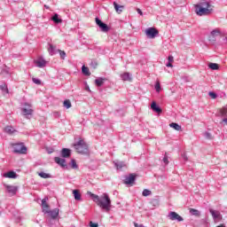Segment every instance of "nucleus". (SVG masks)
I'll use <instances>...</instances> for the list:
<instances>
[{
    "label": "nucleus",
    "instance_id": "nucleus-1",
    "mask_svg": "<svg viewBox=\"0 0 227 227\" xmlns=\"http://www.w3.org/2000/svg\"><path fill=\"white\" fill-rule=\"evenodd\" d=\"M87 194L92 198V200L95 204L104 210V212H110L111 211V198H109V194L103 193L101 196H98L95 193H91V192H88Z\"/></svg>",
    "mask_w": 227,
    "mask_h": 227
},
{
    "label": "nucleus",
    "instance_id": "nucleus-2",
    "mask_svg": "<svg viewBox=\"0 0 227 227\" xmlns=\"http://www.w3.org/2000/svg\"><path fill=\"white\" fill-rule=\"evenodd\" d=\"M195 13L200 17L212 15V13H214V5L210 4L207 1H202L195 5Z\"/></svg>",
    "mask_w": 227,
    "mask_h": 227
},
{
    "label": "nucleus",
    "instance_id": "nucleus-3",
    "mask_svg": "<svg viewBox=\"0 0 227 227\" xmlns=\"http://www.w3.org/2000/svg\"><path fill=\"white\" fill-rule=\"evenodd\" d=\"M74 149L77 153H82V155H88L90 153V149H88V144L84 140H79L74 145Z\"/></svg>",
    "mask_w": 227,
    "mask_h": 227
},
{
    "label": "nucleus",
    "instance_id": "nucleus-4",
    "mask_svg": "<svg viewBox=\"0 0 227 227\" xmlns=\"http://www.w3.org/2000/svg\"><path fill=\"white\" fill-rule=\"evenodd\" d=\"M33 113H35V110H33V105L25 103L24 107L21 108V114L29 120V118L33 116Z\"/></svg>",
    "mask_w": 227,
    "mask_h": 227
},
{
    "label": "nucleus",
    "instance_id": "nucleus-5",
    "mask_svg": "<svg viewBox=\"0 0 227 227\" xmlns=\"http://www.w3.org/2000/svg\"><path fill=\"white\" fill-rule=\"evenodd\" d=\"M12 146L14 153H26L27 152V148L25 147L23 143L14 144Z\"/></svg>",
    "mask_w": 227,
    "mask_h": 227
},
{
    "label": "nucleus",
    "instance_id": "nucleus-6",
    "mask_svg": "<svg viewBox=\"0 0 227 227\" xmlns=\"http://www.w3.org/2000/svg\"><path fill=\"white\" fill-rule=\"evenodd\" d=\"M168 218L170 221H177V223H182V221H184V217L180 216V215H178V213L175 211L169 212L168 215Z\"/></svg>",
    "mask_w": 227,
    "mask_h": 227
},
{
    "label": "nucleus",
    "instance_id": "nucleus-7",
    "mask_svg": "<svg viewBox=\"0 0 227 227\" xmlns=\"http://www.w3.org/2000/svg\"><path fill=\"white\" fill-rule=\"evenodd\" d=\"M96 24L97 26H98V27L100 28V30L103 33H107L109 31V26H107V24L102 22V20L98 18H96Z\"/></svg>",
    "mask_w": 227,
    "mask_h": 227
},
{
    "label": "nucleus",
    "instance_id": "nucleus-8",
    "mask_svg": "<svg viewBox=\"0 0 227 227\" xmlns=\"http://www.w3.org/2000/svg\"><path fill=\"white\" fill-rule=\"evenodd\" d=\"M145 35L147 38H155V36L159 35V30H157L155 27H149L145 29Z\"/></svg>",
    "mask_w": 227,
    "mask_h": 227
},
{
    "label": "nucleus",
    "instance_id": "nucleus-9",
    "mask_svg": "<svg viewBox=\"0 0 227 227\" xmlns=\"http://www.w3.org/2000/svg\"><path fill=\"white\" fill-rule=\"evenodd\" d=\"M209 212L214 219V221H221L223 219V215H221V212L214 209H209Z\"/></svg>",
    "mask_w": 227,
    "mask_h": 227
},
{
    "label": "nucleus",
    "instance_id": "nucleus-10",
    "mask_svg": "<svg viewBox=\"0 0 227 227\" xmlns=\"http://www.w3.org/2000/svg\"><path fill=\"white\" fill-rule=\"evenodd\" d=\"M134 182H136V175H134V174H129L124 179V184L126 185H132V184H134Z\"/></svg>",
    "mask_w": 227,
    "mask_h": 227
},
{
    "label": "nucleus",
    "instance_id": "nucleus-11",
    "mask_svg": "<svg viewBox=\"0 0 227 227\" xmlns=\"http://www.w3.org/2000/svg\"><path fill=\"white\" fill-rule=\"evenodd\" d=\"M34 63L36 65V67H38V68H43L47 65V61H45V59H43L42 57L35 59Z\"/></svg>",
    "mask_w": 227,
    "mask_h": 227
},
{
    "label": "nucleus",
    "instance_id": "nucleus-12",
    "mask_svg": "<svg viewBox=\"0 0 227 227\" xmlns=\"http://www.w3.org/2000/svg\"><path fill=\"white\" fill-rule=\"evenodd\" d=\"M6 190L10 196H15L19 191V188L13 185H6Z\"/></svg>",
    "mask_w": 227,
    "mask_h": 227
},
{
    "label": "nucleus",
    "instance_id": "nucleus-13",
    "mask_svg": "<svg viewBox=\"0 0 227 227\" xmlns=\"http://www.w3.org/2000/svg\"><path fill=\"white\" fill-rule=\"evenodd\" d=\"M211 41L215 42V36H221L223 35V32H221V29L215 28L211 33Z\"/></svg>",
    "mask_w": 227,
    "mask_h": 227
},
{
    "label": "nucleus",
    "instance_id": "nucleus-14",
    "mask_svg": "<svg viewBox=\"0 0 227 227\" xmlns=\"http://www.w3.org/2000/svg\"><path fill=\"white\" fill-rule=\"evenodd\" d=\"M45 214H50L51 219H57L58 215H59V208H54L51 211H45Z\"/></svg>",
    "mask_w": 227,
    "mask_h": 227
},
{
    "label": "nucleus",
    "instance_id": "nucleus-15",
    "mask_svg": "<svg viewBox=\"0 0 227 227\" xmlns=\"http://www.w3.org/2000/svg\"><path fill=\"white\" fill-rule=\"evenodd\" d=\"M54 160L57 164H59V166H61V168H67V160L65 159L55 157Z\"/></svg>",
    "mask_w": 227,
    "mask_h": 227
},
{
    "label": "nucleus",
    "instance_id": "nucleus-16",
    "mask_svg": "<svg viewBox=\"0 0 227 227\" xmlns=\"http://www.w3.org/2000/svg\"><path fill=\"white\" fill-rule=\"evenodd\" d=\"M114 8L116 12V13H121L123 10H125V6L118 4L116 2H114Z\"/></svg>",
    "mask_w": 227,
    "mask_h": 227
},
{
    "label": "nucleus",
    "instance_id": "nucleus-17",
    "mask_svg": "<svg viewBox=\"0 0 227 227\" xmlns=\"http://www.w3.org/2000/svg\"><path fill=\"white\" fill-rule=\"evenodd\" d=\"M151 109H153V111H154V113H158L159 114H160V113H162V109L157 106V103H155V101H153L152 103Z\"/></svg>",
    "mask_w": 227,
    "mask_h": 227
},
{
    "label": "nucleus",
    "instance_id": "nucleus-18",
    "mask_svg": "<svg viewBox=\"0 0 227 227\" xmlns=\"http://www.w3.org/2000/svg\"><path fill=\"white\" fill-rule=\"evenodd\" d=\"M70 154H71L70 149H68V148H63V149H62V151H61V156H62L64 159H68V157H70Z\"/></svg>",
    "mask_w": 227,
    "mask_h": 227
},
{
    "label": "nucleus",
    "instance_id": "nucleus-19",
    "mask_svg": "<svg viewBox=\"0 0 227 227\" xmlns=\"http://www.w3.org/2000/svg\"><path fill=\"white\" fill-rule=\"evenodd\" d=\"M4 178H17V173L15 171H9L4 174Z\"/></svg>",
    "mask_w": 227,
    "mask_h": 227
},
{
    "label": "nucleus",
    "instance_id": "nucleus-20",
    "mask_svg": "<svg viewBox=\"0 0 227 227\" xmlns=\"http://www.w3.org/2000/svg\"><path fill=\"white\" fill-rule=\"evenodd\" d=\"M42 207H43V212H49V204H47V199H43L42 200Z\"/></svg>",
    "mask_w": 227,
    "mask_h": 227
},
{
    "label": "nucleus",
    "instance_id": "nucleus-21",
    "mask_svg": "<svg viewBox=\"0 0 227 227\" xmlns=\"http://www.w3.org/2000/svg\"><path fill=\"white\" fill-rule=\"evenodd\" d=\"M4 132H6V134H9L10 136H12V134H15V132H17V130H15V129L12 126H7L4 128Z\"/></svg>",
    "mask_w": 227,
    "mask_h": 227
},
{
    "label": "nucleus",
    "instance_id": "nucleus-22",
    "mask_svg": "<svg viewBox=\"0 0 227 227\" xmlns=\"http://www.w3.org/2000/svg\"><path fill=\"white\" fill-rule=\"evenodd\" d=\"M114 166L117 169H123V168H127V164L123 161H114Z\"/></svg>",
    "mask_w": 227,
    "mask_h": 227
},
{
    "label": "nucleus",
    "instance_id": "nucleus-23",
    "mask_svg": "<svg viewBox=\"0 0 227 227\" xmlns=\"http://www.w3.org/2000/svg\"><path fill=\"white\" fill-rule=\"evenodd\" d=\"M104 82H106V78L99 77L95 80V84L98 88H100V86H102L104 84Z\"/></svg>",
    "mask_w": 227,
    "mask_h": 227
},
{
    "label": "nucleus",
    "instance_id": "nucleus-24",
    "mask_svg": "<svg viewBox=\"0 0 227 227\" xmlns=\"http://www.w3.org/2000/svg\"><path fill=\"white\" fill-rule=\"evenodd\" d=\"M121 78L123 81H132V75H130L129 73H124V74H121Z\"/></svg>",
    "mask_w": 227,
    "mask_h": 227
},
{
    "label": "nucleus",
    "instance_id": "nucleus-25",
    "mask_svg": "<svg viewBox=\"0 0 227 227\" xmlns=\"http://www.w3.org/2000/svg\"><path fill=\"white\" fill-rule=\"evenodd\" d=\"M189 211L191 215H195V217H200V215H201V212L198 209L190 208Z\"/></svg>",
    "mask_w": 227,
    "mask_h": 227
},
{
    "label": "nucleus",
    "instance_id": "nucleus-26",
    "mask_svg": "<svg viewBox=\"0 0 227 227\" xmlns=\"http://www.w3.org/2000/svg\"><path fill=\"white\" fill-rule=\"evenodd\" d=\"M51 20H53L55 24H61L63 22V20L59 19V16L58 14H54L51 18Z\"/></svg>",
    "mask_w": 227,
    "mask_h": 227
},
{
    "label": "nucleus",
    "instance_id": "nucleus-27",
    "mask_svg": "<svg viewBox=\"0 0 227 227\" xmlns=\"http://www.w3.org/2000/svg\"><path fill=\"white\" fill-rule=\"evenodd\" d=\"M73 194H74V200H76V201H81V192H79V190H74L73 191Z\"/></svg>",
    "mask_w": 227,
    "mask_h": 227
},
{
    "label": "nucleus",
    "instance_id": "nucleus-28",
    "mask_svg": "<svg viewBox=\"0 0 227 227\" xmlns=\"http://www.w3.org/2000/svg\"><path fill=\"white\" fill-rule=\"evenodd\" d=\"M169 127H171V129H174L175 130H182V126H180L178 123L176 122H172L169 124Z\"/></svg>",
    "mask_w": 227,
    "mask_h": 227
},
{
    "label": "nucleus",
    "instance_id": "nucleus-29",
    "mask_svg": "<svg viewBox=\"0 0 227 227\" xmlns=\"http://www.w3.org/2000/svg\"><path fill=\"white\" fill-rule=\"evenodd\" d=\"M48 51L51 54V56H54V54H56V46L50 44V47L48 48Z\"/></svg>",
    "mask_w": 227,
    "mask_h": 227
},
{
    "label": "nucleus",
    "instance_id": "nucleus-30",
    "mask_svg": "<svg viewBox=\"0 0 227 227\" xmlns=\"http://www.w3.org/2000/svg\"><path fill=\"white\" fill-rule=\"evenodd\" d=\"M82 72L83 75H91V73H90V68H88L86 66L82 67Z\"/></svg>",
    "mask_w": 227,
    "mask_h": 227
},
{
    "label": "nucleus",
    "instance_id": "nucleus-31",
    "mask_svg": "<svg viewBox=\"0 0 227 227\" xmlns=\"http://www.w3.org/2000/svg\"><path fill=\"white\" fill-rule=\"evenodd\" d=\"M64 107H66V109H70V107H72V102H70L69 99H66L63 103Z\"/></svg>",
    "mask_w": 227,
    "mask_h": 227
},
{
    "label": "nucleus",
    "instance_id": "nucleus-32",
    "mask_svg": "<svg viewBox=\"0 0 227 227\" xmlns=\"http://www.w3.org/2000/svg\"><path fill=\"white\" fill-rule=\"evenodd\" d=\"M222 38L221 43L222 45H226L227 44V36L223 33L220 35Z\"/></svg>",
    "mask_w": 227,
    "mask_h": 227
},
{
    "label": "nucleus",
    "instance_id": "nucleus-33",
    "mask_svg": "<svg viewBox=\"0 0 227 227\" xmlns=\"http://www.w3.org/2000/svg\"><path fill=\"white\" fill-rule=\"evenodd\" d=\"M208 67L211 70H219V64L209 63Z\"/></svg>",
    "mask_w": 227,
    "mask_h": 227
},
{
    "label": "nucleus",
    "instance_id": "nucleus-34",
    "mask_svg": "<svg viewBox=\"0 0 227 227\" xmlns=\"http://www.w3.org/2000/svg\"><path fill=\"white\" fill-rule=\"evenodd\" d=\"M219 114L220 116H227V107H223L222 109L219 110Z\"/></svg>",
    "mask_w": 227,
    "mask_h": 227
},
{
    "label": "nucleus",
    "instance_id": "nucleus-35",
    "mask_svg": "<svg viewBox=\"0 0 227 227\" xmlns=\"http://www.w3.org/2000/svg\"><path fill=\"white\" fill-rule=\"evenodd\" d=\"M38 176H41V178H51V175L45 172H39Z\"/></svg>",
    "mask_w": 227,
    "mask_h": 227
},
{
    "label": "nucleus",
    "instance_id": "nucleus-36",
    "mask_svg": "<svg viewBox=\"0 0 227 227\" xmlns=\"http://www.w3.org/2000/svg\"><path fill=\"white\" fill-rule=\"evenodd\" d=\"M151 205H152L153 207H159V205H160L159 199H153V200H151Z\"/></svg>",
    "mask_w": 227,
    "mask_h": 227
},
{
    "label": "nucleus",
    "instance_id": "nucleus-37",
    "mask_svg": "<svg viewBox=\"0 0 227 227\" xmlns=\"http://www.w3.org/2000/svg\"><path fill=\"white\" fill-rule=\"evenodd\" d=\"M70 166L71 168H73V169H77L78 168L77 162L75 161V160H71Z\"/></svg>",
    "mask_w": 227,
    "mask_h": 227
},
{
    "label": "nucleus",
    "instance_id": "nucleus-38",
    "mask_svg": "<svg viewBox=\"0 0 227 227\" xmlns=\"http://www.w3.org/2000/svg\"><path fill=\"white\" fill-rule=\"evenodd\" d=\"M152 194V191L148 190V189H145L142 192V195L146 197V196H150Z\"/></svg>",
    "mask_w": 227,
    "mask_h": 227
},
{
    "label": "nucleus",
    "instance_id": "nucleus-39",
    "mask_svg": "<svg viewBox=\"0 0 227 227\" xmlns=\"http://www.w3.org/2000/svg\"><path fill=\"white\" fill-rule=\"evenodd\" d=\"M0 90H2V91H5V93H9V91H8V86H7L5 83H4V84H2V85L0 86Z\"/></svg>",
    "mask_w": 227,
    "mask_h": 227
},
{
    "label": "nucleus",
    "instance_id": "nucleus-40",
    "mask_svg": "<svg viewBox=\"0 0 227 227\" xmlns=\"http://www.w3.org/2000/svg\"><path fill=\"white\" fill-rule=\"evenodd\" d=\"M59 52L61 59H65V58H67V52H65V51L59 50Z\"/></svg>",
    "mask_w": 227,
    "mask_h": 227
},
{
    "label": "nucleus",
    "instance_id": "nucleus-41",
    "mask_svg": "<svg viewBox=\"0 0 227 227\" xmlns=\"http://www.w3.org/2000/svg\"><path fill=\"white\" fill-rule=\"evenodd\" d=\"M163 162L165 164V166H168L169 164V160L168 159V155L165 154L164 158H163Z\"/></svg>",
    "mask_w": 227,
    "mask_h": 227
},
{
    "label": "nucleus",
    "instance_id": "nucleus-42",
    "mask_svg": "<svg viewBox=\"0 0 227 227\" xmlns=\"http://www.w3.org/2000/svg\"><path fill=\"white\" fill-rule=\"evenodd\" d=\"M32 81L35 84H42V81H40V79L33 78Z\"/></svg>",
    "mask_w": 227,
    "mask_h": 227
},
{
    "label": "nucleus",
    "instance_id": "nucleus-43",
    "mask_svg": "<svg viewBox=\"0 0 227 227\" xmlns=\"http://www.w3.org/2000/svg\"><path fill=\"white\" fill-rule=\"evenodd\" d=\"M155 90L158 93L160 91V83L159 82H157L155 84Z\"/></svg>",
    "mask_w": 227,
    "mask_h": 227
},
{
    "label": "nucleus",
    "instance_id": "nucleus-44",
    "mask_svg": "<svg viewBox=\"0 0 227 227\" xmlns=\"http://www.w3.org/2000/svg\"><path fill=\"white\" fill-rule=\"evenodd\" d=\"M209 97H211V98H217V94H215V92H209Z\"/></svg>",
    "mask_w": 227,
    "mask_h": 227
},
{
    "label": "nucleus",
    "instance_id": "nucleus-45",
    "mask_svg": "<svg viewBox=\"0 0 227 227\" xmlns=\"http://www.w3.org/2000/svg\"><path fill=\"white\" fill-rule=\"evenodd\" d=\"M204 136H205V137H207V139H212V135L210 133H208V132H206L204 134Z\"/></svg>",
    "mask_w": 227,
    "mask_h": 227
},
{
    "label": "nucleus",
    "instance_id": "nucleus-46",
    "mask_svg": "<svg viewBox=\"0 0 227 227\" xmlns=\"http://www.w3.org/2000/svg\"><path fill=\"white\" fill-rule=\"evenodd\" d=\"M90 227H98V223H95L93 222H90Z\"/></svg>",
    "mask_w": 227,
    "mask_h": 227
},
{
    "label": "nucleus",
    "instance_id": "nucleus-47",
    "mask_svg": "<svg viewBox=\"0 0 227 227\" xmlns=\"http://www.w3.org/2000/svg\"><path fill=\"white\" fill-rule=\"evenodd\" d=\"M173 61H175V59L173 58V56H168V63H173Z\"/></svg>",
    "mask_w": 227,
    "mask_h": 227
},
{
    "label": "nucleus",
    "instance_id": "nucleus-48",
    "mask_svg": "<svg viewBox=\"0 0 227 227\" xmlns=\"http://www.w3.org/2000/svg\"><path fill=\"white\" fill-rule=\"evenodd\" d=\"M182 158L184 159V160H188L189 159L187 158V154L183 153L182 154Z\"/></svg>",
    "mask_w": 227,
    "mask_h": 227
},
{
    "label": "nucleus",
    "instance_id": "nucleus-49",
    "mask_svg": "<svg viewBox=\"0 0 227 227\" xmlns=\"http://www.w3.org/2000/svg\"><path fill=\"white\" fill-rule=\"evenodd\" d=\"M137 12L139 15H143V11H141V9H137Z\"/></svg>",
    "mask_w": 227,
    "mask_h": 227
},
{
    "label": "nucleus",
    "instance_id": "nucleus-50",
    "mask_svg": "<svg viewBox=\"0 0 227 227\" xmlns=\"http://www.w3.org/2000/svg\"><path fill=\"white\" fill-rule=\"evenodd\" d=\"M166 67H173V64H171V62H168V63L166 65Z\"/></svg>",
    "mask_w": 227,
    "mask_h": 227
},
{
    "label": "nucleus",
    "instance_id": "nucleus-51",
    "mask_svg": "<svg viewBox=\"0 0 227 227\" xmlns=\"http://www.w3.org/2000/svg\"><path fill=\"white\" fill-rule=\"evenodd\" d=\"M216 227H226V226L224 225V223H222V224H220V225H218Z\"/></svg>",
    "mask_w": 227,
    "mask_h": 227
},
{
    "label": "nucleus",
    "instance_id": "nucleus-52",
    "mask_svg": "<svg viewBox=\"0 0 227 227\" xmlns=\"http://www.w3.org/2000/svg\"><path fill=\"white\" fill-rule=\"evenodd\" d=\"M223 123H226V125H227V118L223 119Z\"/></svg>",
    "mask_w": 227,
    "mask_h": 227
},
{
    "label": "nucleus",
    "instance_id": "nucleus-53",
    "mask_svg": "<svg viewBox=\"0 0 227 227\" xmlns=\"http://www.w3.org/2000/svg\"><path fill=\"white\" fill-rule=\"evenodd\" d=\"M135 227H139V224L137 223H134Z\"/></svg>",
    "mask_w": 227,
    "mask_h": 227
},
{
    "label": "nucleus",
    "instance_id": "nucleus-54",
    "mask_svg": "<svg viewBox=\"0 0 227 227\" xmlns=\"http://www.w3.org/2000/svg\"><path fill=\"white\" fill-rule=\"evenodd\" d=\"M44 7H46V9H47V10H49V6H47V5H44Z\"/></svg>",
    "mask_w": 227,
    "mask_h": 227
},
{
    "label": "nucleus",
    "instance_id": "nucleus-55",
    "mask_svg": "<svg viewBox=\"0 0 227 227\" xmlns=\"http://www.w3.org/2000/svg\"><path fill=\"white\" fill-rule=\"evenodd\" d=\"M139 227H145V225H143V224H139Z\"/></svg>",
    "mask_w": 227,
    "mask_h": 227
}]
</instances>
